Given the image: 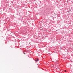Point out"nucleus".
<instances>
[{"instance_id":"f257e3e1","label":"nucleus","mask_w":73,"mask_h":73,"mask_svg":"<svg viewBox=\"0 0 73 73\" xmlns=\"http://www.w3.org/2000/svg\"><path fill=\"white\" fill-rule=\"evenodd\" d=\"M39 60H38V59H37L36 60H35V61H38Z\"/></svg>"},{"instance_id":"7ed1b4c3","label":"nucleus","mask_w":73,"mask_h":73,"mask_svg":"<svg viewBox=\"0 0 73 73\" xmlns=\"http://www.w3.org/2000/svg\"><path fill=\"white\" fill-rule=\"evenodd\" d=\"M68 12L69 13V12H70V11H68Z\"/></svg>"},{"instance_id":"20e7f679","label":"nucleus","mask_w":73,"mask_h":73,"mask_svg":"<svg viewBox=\"0 0 73 73\" xmlns=\"http://www.w3.org/2000/svg\"><path fill=\"white\" fill-rule=\"evenodd\" d=\"M65 72H66V71H65Z\"/></svg>"},{"instance_id":"f03ea898","label":"nucleus","mask_w":73,"mask_h":73,"mask_svg":"<svg viewBox=\"0 0 73 73\" xmlns=\"http://www.w3.org/2000/svg\"><path fill=\"white\" fill-rule=\"evenodd\" d=\"M24 54H25V53H24Z\"/></svg>"}]
</instances>
